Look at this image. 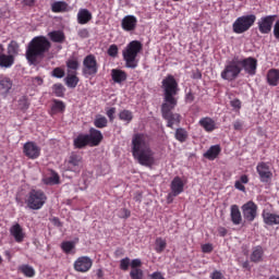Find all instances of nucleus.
<instances>
[{
    "mask_svg": "<svg viewBox=\"0 0 279 279\" xmlns=\"http://www.w3.org/2000/svg\"><path fill=\"white\" fill-rule=\"evenodd\" d=\"M132 155L142 167H154L156 163V154L151 149L149 135L145 133H136L132 138Z\"/></svg>",
    "mask_w": 279,
    "mask_h": 279,
    "instance_id": "f257e3e1",
    "label": "nucleus"
},
{
    "mask_svg": "<svg viewBox=\"0 0 279 279\" xmlns=\"http://www.w3.org/2000/svg\"><path fill=\"white\" fill-rule=\"evenodd\" d=\"M51 50V41L46 36H36L27 45L25 58L29 66H38Z\"/></svg>",
    "mask_w": 279,
    "mask_h": 279,
    "instance_id": "f03ea898",
    "label": "nucleus"
},
{
    "mask_svg": "<svg viewBox=\"0 0 279 279\" xmlns=\"http://www.w3.org/2000/svg\"><path fill=\"white\" fill-rule=\"evenodd\" d=\"M161 88L163 90V104H178L175 95L180 93V87L175 76L168 74L161 82Z\"/></svg>",
    "mask_w": 279,
    "mask_h": 279,
    "instance_id": "7ed1b4c3",
    "label": "nucleus"
},
{
    "mask_svg": "<svg viewBox=\"0 0 279 279\" xmlns=\"http://www.w3.org/2000/svg\"><path fill=\"white\" fill-rule=\"evenodd\" d=\"M143 51V44L138 40L129 43L125 50L123 51V59L128 69H136L138 61L136 57Z\"/></svg>",
    "mask_w": 279,
    "mask_h": 279,
    "instance_id": "20e7f679",
    "label": "nucleus"
},
{
    "mask_svg": "<svg viewBox=\"0 0 279 279\" xmlns=\"http://www.w3.org/2000/svg\"><path fill=\"white\" fill-rule=\"evenodd\" d=\"M25 204L29 210H40L47 204V194L43 190L33 189L26 195Z\"/></svg>",
    "mask_w": 279,
    "mask_h": 279,
    "instance_id": "39448f33",
    "label": "nucleus"
},
{
    "mask_svg": "<svg viewBox=\"0 0 279 279\" xmlns=\"http://www.w3.org/2000/svg\"><path fill=\"white\" fill-rule=\"evenodd\" d=\"M240 64L239 57H233L230 61H227L225 69L220 73V77L227 82H234L242 72Z\"/></svg>",
    "mask_w": 279,
    "mask_h": 279,
    "instance_id": "423d86ee",
    "label": "nucleus"
},
{
    "mask_svg": "<svg viewBox=\"0 0 279 279\" xmlns=\"http://www.w3.org/2000/svg\"><path fill=\"white\" fill-rule=\"evenodd\" d=\"M175 106L178 104H162L161 105V117L167 121V128H171L173 130V125H180V121H182V116L180 113H172V110H175Z\"/></svg>",
    "mask_w": 279,
    "mask_h": 279,
    "instance_id": "0eeeda50",
    "label": "nucleus"
},
{
    "mask_svg": "<svg viewBox=\"0 0 279 279\" xmlns=\"http://www.w3.org/2000/svg\"><path fill=\"white\" fill-rule=\"evenodd\" d=\"M256 23L255 14H247L238 17L233 24L232 29L234 34H245V32H250V28Z\"/></svg>",
    "mask_w": 279,
    "mask_h": 279,
    "instance_id": "6e6552de",
    "label": "nucleus"
},
{
    "mask_svg": "<svg viewBox=\"0 0 279 279\" xmlns=\"http://www.w3.org/2000/svg\"><path fill=\"white\" fill-rule=\"evenodd\" d=\"M82 73L85 77H95L99 73V63L95 54H87L84 58Z\"/></svg>",
    "mask_w": 279,
    "mask_h": 279,
    "instance_id": "1a4fd4ad",
    "label": "nucleus"
},
{
    "mask_svg": "<svg viewBox=\"0 0 279 279\" xmlns=\"http://www.w3.org/2000/svg\"><path fill=\"white\" fill-rule=\"evenodd\" d=\"M64 166L66 171L80 173L84 167V158L77 153H71L69 158L65 160Z\"/></svg>",
    "mask_w": 279,
    "mask_h": 279,
    "instance_id": "9d476101",
    "label": "nucleus"
},
{
    "mask_svg": "<svg viewBox=\"0 0 279 279\" xmlns=\"http://www.w3.org/2000/svg\"><path fill=\"white\" fill-rule=\"evenodd\" d=\"M241 210L245 221H248V223H252L258 217V205L253 201H248L242 205Z\"/></svg>",
    "mask_w": 279,
    "mask_h": 279,
    "instance_id": "9b49d317",
    "label": "nucleus"
},
{
    "mask_svg": "<svg viewBox=\"0 0 279 279\" xmlns=\"http://www.w3.org/2000/svg\"><path fill=\"white\" fill-rule=\"evenodd\" d=\"M239 63L241 71H245L247 75H256V69L258 68V60H256L254 57H248L245 59H241L239 57Z\"/></svg>",
    "mask_w": 279,
    "mask_h": 279,
    "instance_id": "f8f14e48",
    "label": "nucleus"
},
{
    "mask_svg": "<svg viewBox=\"0 0 279 279\" xmlns=\"http://www.w3.org/2000/svg\"><path fill=\"white\" fill-rule=\"evenodd\" d=\"M73 267L76 271H78V274H86L93 268V259H90L88 256H81L76 258Z\"/></svg>",
    "mask_w": 279,
    "mask_h": 279,
    "instance_id": "ddd939ff",
    "label": "nucleus"
},
{
    "mask_svg": "<svg viewBox=\"0 0 279 279\" xmlns=\"http://www.w3.org/2000/svg\"><path fill=\"white\" fill-rule=\"evenodd\" d=\"M276 22V15H266L259 19L257 22L258 31L262 34H270Z\"/></svg>",
    "mask_w": 279,
    "mask_h": 279,
    "instance_id": "4468645a",
    "label": "nucleus"
},
{
    "mask_svg": "<svg viewBox=\"0 0 279 279\" xmlns=\"http://www.w3.org/2000/svg\"><path fill=\"white\" fill-rule=\"evenodd\" d=\"M23 154L29 160H36L40 158V148L34 142H26L23 146Z\"/></svg>",
    "mask_w": 279,
    "mask_h": 279,
    "instance_id": "2eb2a0df",
    "label": "nucleus"
},
{
    "mask_svg": "<svg viewBox=\"0 0 279 279\" xmlns=\"http://www.w3.org/2000/svg\"><path fill=\"white\" fill-rule=\"evenodd\" d=\"M256 171L259 175L260 182H269L271 178H274V173L271 172V168L269 163L260 161L256 166Z\"/></svg>",
    "mask_w": 279,
    "mask_h": 279,
    "instance_id": "dca6fc26",
    "label": "nucleus"
},
{
    "mask_svg": "<svg viewBox=\"0 0 279 279\" xmlns=\"http://www.w3.org/2000/svg\"><path fill=\"white\" fill-rule=\"evenodd\" d=\"M85 136H87L90 147H97L104 141V134H101V131L95 128L89 129V134H85Z\"/></svg>",
    "mask_w": 279,
    "mask_h": 279,
    "instance_id": "f3484780",
    "label": "nucleus"
},
{
    "mask_svg": "<svg viewBox=\"0 0 279 279\" xmlns=\"http://www.w3.org/2000/svg\"><path fill=\"white\" fill-rule=\"evenodd\" d=\"M138 25V19L134 15H126L121 21V27L124 32H134Z\"/></svg>",
    "mask_w": 279,
    "mask_h": 279,
    "instance_id": "a211bd4d",
    "label": "nucleus"
},
{
    "mask_svg": "<svg viewBox=\"0 0 279 279\" xmlns=\"http://www.w3.org/2000/svg\"><path fill=\"white\" fill-rule=\"evenodd\" d=\"M251 263H263L265 260V248L260 245L254 246L250 255Z\"/></svg>",
    "mask_w": 279,
    "mask_h": 279,
    "instance_id": "6ab92c4d",
    "label": "nucleus"
},
{
    "mask_svg": "<svg viewBox=\"0 0 279 279\" xmlns=\"http://www.w3.org/2000/svg\"><path fill=\"white\" fill-rule=\"evenodd\" d=\"M230 218L233 226H241V223H243V216L241 215V209L239 208V205H231Z\"/></svg>",
    "mask_w": 279,
    "mask_h": 279,
    "instance_id": "aec40b11",
    "label": "nucleus"
},
{
    "mask_svg": "<svg viewBox=\"0 0 279 279\" xmlns=\"http://www.w3.org/2000/svg\"><path fill=\"white\" fill-rule=\"evenodd\" d=\"M170 189L172 191V195L178 197V195L184 193V181H182L180 177H175L171 182Z\"/></svg>",
    "mask_w": 279,
    "mask_h": 279,
    "instance_id": "412c9836",
    "label": "nucleus"
},
{
    "mask_svg": "<svg viewBox=\"0 0 279 279\" xmlns=\"http://www.w3.org/2000/svg\"><path fill=\"white\" fill-rule=\"evenodd\" d=\"M10 234L15 239L16 243H23L25 240V232H23V227L19 223H15L10 228Z\"/></svg>",
    "mask_w": 279,
    "mask_h": 279,
    "instance_id": "4be33fe9",
    "label": "nucleus"
},
{
    "mask_svg": "<svg viewBox=\"0 0 279 279\" xmlns=\"http://www.w3.org/2000/svg\"><path fill=\"white\" fill-rule=\"evenodd\" d=\"M262 217L266 226H279V215L263 210Z\"/></svg>",
    "mask_w": 279,
    "mask_h": 279,
    "instance_id": "5701e85b",
    "label": "nucleus"
},
{
    "mask_svg": "<svg viewBox=\"0 0 279 279\" xmlns=\"http://www.w3.org/2000/svg\"><path fill=\"white\" fill-rule=\"evenodd\" d=\"M198 124L201 125L202 129L205 130V132L210 133V132H215V130H217V123L210 117L202 118L199 120Z\"/></svg>",
    "mask_w": 279,
    "mask_h": 279,
    "instance_id": "b1692460",
    "label": "nucleus"
},
{
    "mask_svg": "<svg viewBox=\"0 0 279 279\" xmlns=\"http://www.w3.org/2000/svg\"><path fill=\"white\" fill-rule=\"evenodd\" d=\"M89 21H93V13L88 9H81L77 13V23L80 25H86Z\"/></svg>",
    "mask_w": 279,
    "mask_h": 279,
    "instance_id": "393cba45",
    "label": "nucleus"
},
{
    "mask_svg": "<svg viewBox=\"0 0 279 279\" xmlns=\"http://www.w3.org/2000/svg\"><path fill=\"white\" fill-rule=\"evenodd\" d=\"M219 154H221V146L219 144L213 145L206 153H204V158H207V160H216V158L219 157Z\"/></svg>",
    "mask_w": 279,
    "mask_h": 279,
    "instance_id": "a878e982",
    "label": "nucleus"
},
{
    "mask_svg": "<svg viewBox=\"0 0 279 279\" xmlns=\"http://www.w3.org/2000/svg\"><path fill=\"white\" fill-rule=\"evenodd\" d=\"M111 77L116 84H122V82L128 80V73H125L123 70L113 69L111 70Z\"/></svg>",
    "mask_w": 279,
    "mask_h": 279,
    "instance_id": "bb28decb",
    "label": "nucleus"
},
{
    "mask_svg": "<svg viewBox=\"0 0 279 279\" xmlns=\"http://www.w3.org/2000/svg\"><path fill=\"white\" fill-rule=\"evenodd\" d=\"M66 110V105H64V101L59 99H52V105L50 108V114H60V112H64Z\"/></svg>",
    "mask_w": 279,
    "mask_h": 279,
    "instance_id": "cd10ccee",
    "label": "nucleus"
},
{
    "mask_svg": "<svg viewBox=\"0 0 279 279\" xmlns=\"http://www.w3.org/2000/svg\"><path fill=\"white\" fill-rule=\"evenodd\" d=\"M73 145L75 149H84V147L90 145L88 143V136L86 134H78L73 141Z\"/></svg>",
    "mask_w": 279,
    "mask_h": 279,
    "instance_id": "c85d7f7f",
    "label": "nucleus"
},
{
    "mask_svg": "<svg viewBox=\"0 0 279 279\" xmlns=\"http://www.w3.org/2000/svg\"><path fill=\"white\" fill-rule=\"evenodd\" d=\"M267 83L269 86H278L279 84V70L270 69L267 73Z\"/></svg>",
    "mask_w": 279,
    "mask_h": 279,
    "instance_id": "c756f323",
    "label": "nucleus"
},
{
    "mask_svg": "<svg viewBox=\"0 0 279 279\" xmlns=\"http://www.w3.org/2000/svg\"><path fill=\"white\" fill-rule=\"evenodd\" d=\"M15 59L10 54L2 53L0 56V66L1 69H11L14 65Z\"/></svg>",
    "mask_w": 279,
    "mask_h": 279,
    "instance_id": "7c9ffc66",
    "label": "nucleus"
},
{
    "mask_svg": "<svg viewBox=\"0 0 279 279\" xmlns=\"http://www.w3.org/2000/svg\"><path fill=\"white\" fill-rule=\"evenodd\" d=\"M64 82L68 88H76L80 84V77H77V73H68Z\"/></svg>",
    "mask_w": 279,
    "mask_h": 279,
    "instance_id": "2f4dec72",
    "label": "nucleus"
},
{
    "mask_svg": "<svg viewBox=\"0 0 279 279\" xmlns=\"http://www.w3.org/2000/svg\"><path fill=\"white\" fill-rule=\"evenodd\" d=\"M65 66L68 69V73H77V70L80 69V60H77L75 57H72L66 60Z\"/></svg>",
    "mask_w": 279,
    "mask_h": 279,
    "instance_id": "473e14b6",
    "label": "nucleus"
},
{
    "mask_svg": "<svg viewBox=\"0 0 279 279\" xmlns=\"http://www.w3.org/2000/svg\"><path fill=\"white\" fill-rule=\"evenodd\" d=\"M51 12L59 14L60 12H69V4L64 1H56L51 4Z\"/></svg>",
    "mask_w": 279,
    "mask_h": 279,
    "instance_id": "72a5a7b5",
    "label": "nucleus"
},
{
    "mask_svg": "<svg viewBox=\"0 0 279 279\" xmlns=\"http://www.w3.org/2000/svg\"><path fill=\"white\" fill-rule=\"evenodd\" d=\"M21 51V46L19 45V41L11 40V43L8 45V56H12L13 60H16V56H19Z\"/></svg>",
    "mask_w": 279,
    "mask_h": 279,
    "instance_id": "f704fd0d",
    "label": "nucleus"
},
{
    "mask_svg": "<svg viewBox=\"0 0 279 279\" xmlns=\"http://www.w3.org/2000/svg\"><path fill=\"white\" fill-rule=\"evenodd\" d=\"M19 271H21V274H23L26 278H34L36 276V270L34 267L27 264L20 266Z\"/></svg>",
    "mask_w": 279,
    "mask_h": 279,
    "instance_id": "c9c22d12",
    "label": "nucleus"
},
{
    "mask_svg": "<svg viewBox=\"0 0 279 279\" xmlns=\"http://www.w3.org/2000/svg\"><path fill=\"white\" fill-rule=\"evenodd\" d=\"M50 40H52V43H63L65 40V36H64V33L61 32V31H53V32H50L48 34Z\"/></svg>",
    "mask_w": 279,
    "mask_h": 279,
    "instance_id": "e433bc0d",
    "label": "nucleus"
},
{
    "mask_svg": "<svg viewBox=\"0 0 279 279\" xmlns=\"http://www.w3.org/2000/svg\"><path fill=\"white\" fill-rule=\"evenodd\" d=\"M94 125L99 130H104V128H108V118L101 114L96 116L94 120Z\"/></svg>",
    "mask_w": 279,
    "mask_h": 279,
    "instance_id": "4c0bfd02",
    "label": "nucleus"
},
{
    "mask_svg": "<svg viewBox=\"0 0 279 279\" xmlns=\"http://www.w3.org/2000/svg\"><path fill=\"white\" fill-rule=\"evenodd\" d=\"M167 250V240L157 238L155 241V251L157 254H162Z\"/></svg>",
    "mask_w": 279,
    "mask_h": 279,
    "instance_id": "58836bf2",
    "label": "nucleus"
},
{
    "mask_svg": "<svg viewBox=\"0 0 279 279\" xmlns=\"http://www.w3.org/2000/svg\"><path fill=\"white\" fill-rule=\"evenodd\" d=\"M174 138H177L179 143H186V140L189 138V132L182 128H179L175 130Z\"/></svg>",
    "mask_w": 279,
    "mask_h": 279,
    "instance_id": "ea45409f",
    "label": "nucleus"
},
{
    "mask_svg": "<svg viewBox=\"0 0 279 279\" xmlns=\"http://www.w3.org/2000/svg\"><path fill=\"white\" fill-rule=\"evenodd\" d=\"M61 250L64 254H71L75 250V242L73 241H63L61 243Z\"/></svg>",
    "mask_w": 279,
    "mask_h": 279,
    "instance_id": "a19ab883",
    "label": "nucleus"
},
{
    "mask_svg": "<svg viewBox=\"0 0 279 279\" xmlns=\"http://www.w3.org/2000/svg\"><path fill=\"white\" fill-rule=\"evenodd\" d=\"M66 88H64V85L62 83H56L52 85V93L56 95V97H64V92Z\"/></svg>",
    "mask_w": 279,
    "mask_h": 279,
    "instance_id": "79ce46f5",
    "label": "nucleus"
},
{
    "mask_svg": "<svg viewBox=\"0 0 279 279\" xmlns=\"http://www.w3.org/2000/svg\"><path fill=\"white\" fill-rule=\"evenodd\" d=\"M120 121H125L126 123H131L132 119H134V114L130 110H122L119 113Z\"/></svg>",
    "mask_w": 279,
    "mask_h": 279,
    "instance_id": "37998d69",
    "label": "nucleus"
},
{
    "mask_svg": "<svg viewBox=\"0 0 279 279\" xmlns=\"http://www.w3.org/2000/svg\"><path fill=\"white\" fill-rule=\"evenodd\" d=\"M29 106H32V104L29 102V98H27V96H22L19 99V108L23 112H26V110H29Z\"/></svg>",
    "mask_w": 279,
    "mask_h": 279,
    "instance_id": "c03bdc74",
    "label": "nucleus"
},
{
    "mask_svg": "<svg viewBox=\"0 0 279 279\" xmlns=\"http://www.w3.org/2000/svg\"><path fill=\"white\" fill-rule=\"evenodd\" d=\"M0 88L4 90V93H10V90H12V80H10V77L0 80Z\"/></svg>",
    "mask_w": 279,
    "mask_h": 279,
    "instance_id": "a18cd8bd",
    "label": "nucleus"
},
{
    "mask_svg": "<svg viewBox=\"0 0 279 279\" xmlns=\"http://www.w3.org/2000/svg\"><path fill=\"white\" fill-rule=\"evenodd\" d=\"M65 75V72H64V69L58 66V68H54L52 71H51V76L52 77H57V80H62V77H64Z\"/></svg>",
    "mask_w": 279,
    "mask_h": 279,
    "instance_id": "49530a36",
    "label": "nucleus"
},
{
    "mask_svg": "<svg viewBox=\"0 0 279 279\" xmlns=\"http://www.w3.org/2000/svg\"><path fill=\"white\" fill-rule=\"evenodd\" d=\"M46 184H60V175L56 172L52 173L51 177H48L45 180Z\"/></svg>",
    "mask_w": 279,
    "mask_h": 279,
    "instance_id": "de8ad7c7",
    "label": "nucleus"
},
{
    "mask_svg": "<svg viewBox=\"0 0 279 279\" xmlns=\"http://www.w3.org/2000/svg\"><path fill=\"white\" fill-rule=\"evenodd\" d=\"M130 276L132 279H143L144 278V272L143 269H131Z\"/></svg>",
    "mask_w": 279,
    "mask_h": 279,
    "instance_id": "09e8293b",
    "label": "nucleus"
},
{
    "mask_svg": "<svg viewBox=\"0 0 279 279\" xmlns=\"http://www.w3.org/2000/svg\"><path fill=\"white\" fill-rule=\"evenodd\" d=\"M120 269H122V271H128V269H130V257L120 260Z\"/></svg>",
    "mask_w": 279,
    "mask_h": 279,
    "instance_id": "8fccbe9b",
    "label": "nucleus"
},
{
    "mask_svg": "<svg viewBox=\"0 0 279 279\" xmlns=\"http://www.w3.org/2000/svg\"><path fill=\"white\" fill-rule=\"evenodd\" d=\"M119 53V47H117V45H111L108 49V56H110L111 58H117Z\"/></svg>",
    "mask_w": 279,
    "mask_h": 279,
    "instance_id": "3c124183",
    "label": "nucleus"
},
{
    "mask_svg": "<svg viewBox=\"0 0 279 279\" xmlns=\"http://www.w3.org/2000/svg\"><path fill=\"white\" fill-rule=\"evenodd\" d=\"M131 215L132 213L130 211V209L128 208L120 209V214H119L120 219H130Z\"/></svg>",
    "mask_w": 279,
    "mask_h": 279,
    "instance_id": "603ef678",
    "label": "nucleus"
},
{
    "mask_svg": "<svg viewBox=\"0 0 279 279\" xmlns=\"http://www.w3.org/2000/svg\"><path fill=\"white\" fill-rule=\"evenodd\" d=\"M143 266V262L140 258L132 259L131 262V269H141L138 267Z\"/></svg>",
    "mask_w": 279,
    "mask_h": 279,
    "instance_id": "864d4df0",
    "label": "nucleus"
},
{
    "mask_svg": "<svg viewBox=\"0 0 279 279\" xmlns=\"http://www.w3.org/2000/svg\"><path fill=\"white\" fill-rule=\"evenodd\" d=\"M106 114L110 121H114V114H117V108L111 107L110 109L107 110Z\"/></svg>",
    "mask_w": 279,
    "mask_h": 279,
    "instance_id": "5fc2aeb1",
    "label": "nucleus"
},
{
    "mask_svg": "<svg viewBox=\"0 0 279 279\" xmlns=\"http://www.w3.org/2000/svg\"><path fill=\"white\" fill-rule=\"evenodd\" d=\"M213 250H214V247H213V244H210V243L202 245V252L204 254H210V252H213Z\"/></svg>",
    "mask_w": 279,
    "mask_h": 279,
    "instance_id": "6e6d98bb",
    "label": "nucleus"
},
{
    "mask_svg": "<svg viewBox=\"0 0 279 279\" xmlns=\"http://www.w3.org/2000/svg\"><path fill=\"white\" fill-rule=\"evenodd\" d=\"M210 279H226V277L223 276V274L219 270H215L211 275H210Z\"/></svg>",
    "mask_w": 279,
    "mask_h": 279,
    "instance_id": "4d7b16f0",
    "label": "nucleus"
},
{
    "mask_svg": "<svg viewBox=\"0 0 279 279\" xmlns=\"http://www.w3.org/2000/svg\"><path fill=\"white\" fill-rule=\"evenodd\" d=\"M185 101L187 104H193V101H195V94H193L192 90H190L186 95H185Z\"/></svg>",
    "mask_w": 279,
    "mask_h": 279,
    "instance_id": "13d9d810",
    "label": "nucleus"
},
{
    "mask_svg": "<svg viewBox=\"0 0 279 279\" xmlns=\"http://www.w3.org/2000/svg\"><path fill=\"white\" fill-rule=\"evenodd\" d=\"M230 105L232 108H234L235 110H241V100L239 99H233L230 101Z\"/></svg>",
    "mask_w": 279,
    "mask_h": 279,
    "instance_id": "bf43d9fd",
    "label": "nucleus"
},
{
    "mask_svg": "<svg viewBox=\"0 0 279 279\" xmlns=\"http://www.w3.org/2000/svg\"><path fill=\"white\" fill-rule=\"evenodd\" d=\"M77 34L80 38H88V36H90V33H88L86 28L80 29Z\"/></svg>",
    "mask_w": 279,
    "mask_h": 279,
    "instance_id": "052dcab7",
    "label": "nucleus"
},
{
    "mask_svg": "<svg viewBox=\"0 0 279 279\" xmlns=\"http://www.w3.org/2000/svg\"><path fill=\"white\" fill-rule=\"evenodd\" d=\"M233 130L240 132V130H243V122L241 120H236L233 122Z\"/></svg>",
    "mask_w": 279,
    "mask_h": 279,
    "instance_id": "680f3d73",
    "label": "nucleus"
},
{
    "mask_svg": "<svg viewBox=\"0 0 279 279\" xmlns=\"http://www.w3.org/2000/svg\"><path fill=\"white\" fill-rule=\"evenodd\" d=\"M274 36L277 40H279V20L276 21L274 26Z\"/></svg>",
    "mask_w": 279,
    "mask_h": 279,
    "instance_id": "e2e57ef3",
    "label": "nucleus"
},
{
    "mask_svg": "<svg viewBox=\"0 0 279 279\" xmlns=\"http://www.w3.org/2000/svg\"><path fill=\"white\" fill-rule=\"evenodd\" d=\"M234 189H236L238 191H242V193H245V185H243L241 181H235Z\"/></svg>",
    "mask_w": 279,
    "mask_h": 279,
    "instance_id": "0e129e2a",
    "label": "nucleus"
},
{
    "mask_svg": "<svg viewBox=\"0 0 279 279\" xmlns=\"http://www.w3.org/2000/svg\"><path fill=\"white\" fill-rule=\"evenodd\" d=\"M238 182H240L242 184H247L250 182V177H247V174H242L240 177V180H238Z\"/></svg>",
    "mask_w": 279,
    "mask_h": 279,
    "instance_id": "69168bd1",
    "label": "nucleus"
},
{
    "mask_svg": "<svg viewBox=\"0 0 279 279\" xmlns=\"http://www.w3.org/2000/svg\"><path fill=\"white\" fill-rule=\"evenodd\" d=\"M192 80H202V72L196 70L192 73Z\"/></svg>",
    "mask_w": 279,
    "mask_h": 279,
    "instance_id": "338daca9",
    "label": "nucleus"
},
{
    "mask_svg": "<svg viewBox=\"0 0 279 279\" xmlns=\"http://www.w3.org/2000/svg\"><path fill=\"white\" fill-rule=\"evenodd\" d=\"M218 234H219V236H226V234H228V229H226L223 227H219Z\"/></svg>",
    "mask_w": 279,
    "mask_h": 279,
    "instance_id": "774afa93",
    "label": "nucleus"
}]
</instances>
